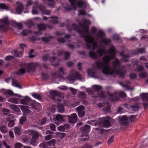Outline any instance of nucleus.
Listing matches in <instances>:
<instances>
[{
	"instance_id": "f257e3e1",
	"label": "nucleus",
	"mask_w": 148,
	"mask_h": 148,
	"mask_svg": "<svg viewBox=\"0 0 148 148\" xmlns=\"http://www.w3.org/2000/svg\"><path fill=\"white\" fill-rule=\"evenodd\" d=\"M98 54L93 51H90L88 54L91 58L96 59L101 57L103 54L104 56L102 60H99L94 63V66L98 69H101L105 74L117 75L121 77H123L126 72L123 70L119 69L120 63L115 58V50L114 47L111 46L106 51L104 47H99L97 50Z\"/></svg>"
},
{
	"instance_id": "f03ea898",
	"label": "nucleus",
	"mask_w": 148,
	"mask_h": 148,
	"mask_svg": "<svg viewBox=\"0 0 148 148\" xmlns=\"http://www.w3.org/2000/svg\"><path fill=\"white\" fill-rule=\"evenodd\" d=\"M80 27L75 25H73V27L75 31L84 37L86 42L87 43L86 45L88 49L95 50L97 48V42L95 41L94 38L88 32V25L90 24V22L84 19Z\"/></svg>"
},
{
	"instance_id": "7ed1b4c3",
	"label": "nucleus",
	"mask_w": 148,
	"mask_h": 148,
	"mask_svg": "<svg viewBox=\"0 0 148 148\" xmlns=\"http://www.w3.org/2000/svg\"><path fill=\"white\" fill-rule=\"evenodd\" d=\"M72 8L69 9V10H75L76 6L77 5L79 8H86L88 4L85 2H83L81 0H69Z\"/></svg>"
},
{
	"instance_id": "20e7f679",
	"label": "nucleus",
	"mask_w": 148,
	"mask_h": 148,
	"mask_svg": "<svg viewBox=\"0 0 148 148\" xmlns=\"http://www.w3.org/2000/svg\"><path fill=\"white\" fill-rule=\"evenodd\" d=\"M29 133L32 136V137L31 139L30 143L33 145H37L38 143L36 142V140L39 137H42L41 134L38 132L33 130H29Z\"/></svg>"
},
{
	"instance_id": "39448f33",
	"label": "nucleus",
	"mask_w": 148,
	"mask_h": 148,
	"mask_svg": "<svg viewBox=\"0 0 148 148\" xmlns=\"http://www.w3.org/2000/svg\"><path fill=\"white\" fill-rule=\"evenodd\" d=\"M37 64L36 63H31L27 65H25L23 67L25 68H22L19 70H18L16 72V74L18 75H20L21 74H23L25 73V69L27 70L28 71H32L34 68L36 66Z\"/></svg>"
},
{
	"instance_id": "423d86ee",
	"label": "nucleus",
	"mask_w": 148,
	"mask_h": 148,
	"mask_svg": "<svg viewBox=\"0 0 148 148\" xmlns=\"http://www.w3.org/2000/svg\"><path fill=\"white\" fill-rule=\"evenodd\" d=\"M81 75L75 70L71 71L69 74V76L67 77V79L71 82H73L76 79H81Z\"/></svg>"
},
{
	"instance_id": "0eeeda50",
	"label": "nucleus",
	"mask_w": 148,
	"mask_h": 148,
	"mask_svg": "<svg viewBox=\"0 0 148 148\" xmlns=\"http://www.w3.org/2000/svg\"><path fill=\"white\" fill-rule=\"evenodd\" d=\"M117 94H118L119 96L120 97H126V95L125 93L120 91L114 95H109V99L113 101H117L119 100V98L117 97Z\"/></svg>"
},
{
	"instance_id": "6e6552de",
	"label": "nucleus",
	"mask_w": 148,
	"mask_h": 148,
	"mask_svg": "<svg viewBox=\"0 0 148 148\" xmlns=\"http://www.w3.org/2000/svg\"><path fill=\"white\" fill-rule=\"evenodd\" d=\"M92 88L95 90V92H96L98 96L101 98H104L106 97L105 93L101 91L102 89V87L98 85H94L92 86Z\"/></svg>"
},
{
	"instance_id": "1a4fd4ad",
	"label": "nucleus",
	"mask_w": 148,
	"mask_h": 148,
	"mask_svg": "<svg viewBox=\"0 0 148 148\" xmlns=\"http://www.w3.org/2000/svg\"><path fill=\"white\" fill-rule=\"evenodd\" d=\"M65 115H62L60 114H58L57 115H53V120L55 121H57L58 122H55V123L57 125H58L62 123L63 122L65 121Z\"/></svg>"
},
{
	"instance_id": "9d476101",
	"label": "nucleus",
	"mask_w": 148,
	"mask_h": 148,
	"mask_svg": "<svg viewBox=\"0 0 148 148\" xmlns=\"http://www.w3.org/2000/svg\"><path fill=\"white\" fill-rule=\"evenodd\" d=\"M104 34L102 30L99 31L97 36L101 40L100 41L105 44L109 43L111 42V40L110 39L104 38Z\"/></svg>"
},
{
	"instance_id": "9b49d317",
	"label": "nucleus",
	"mask_w": 148,
	"mask_h": 148,
	"mask_svg": "<svg viewBox=\"0 0 148 148\" xmlns=\"http://www.w3.org/2000/svg\"><path fill=\"white\" fill-rule=\"evenodd\" d=\"M0 24H3L0 25V28L3 31H5L7 29L6 26L9 24V22L8 17L5 16L0 20Z\"/></svg>"
},
{
	"instance_id": "f8f14e48",
	"label": "nucleus",
	"mask_w": 148,
	"mask_h": 148,
	"mask_svg": "<svg viewBox=\"0 0 148 148\" xmlns=\"http://www.w3.org/2000/svg\"><path fill=\"white\" fill-rule=\"evenodd\" d=\"M100 119L103 122L104 125L105 127H108L110 126L111 124L109 121L111 119L110 117L107 116L106 117H103Z\"/></svg>"
},
{
	"instance_id": "ddd939ff",
	"label": "nucleus",
	"mask_w": 148,
	"mask_h": 148,
	"mask_svg": "<svg viewBox=\"0 0 148 148\" xmlns=\"http://www.w3.org/2000/svg\"><path fill=\"white\" fill-rule=\"evenodd\" d=\"M67 116L69 118V122L72 123H75L77 120V116L75 113H73L70 115H67Z\"/></svg>"
},
{
	"instance_id": "4468645a",
	"label": "nucleus",
	"mask_w": 148,
	"mask_h": 148,
	"mask_svg": "<svg viewBox=\"0 0 148 148\" xmlns=\"http://www.w3.org/2000/svg\"><path fill=\"white\" fill-rule=\"evenodd\" d=\"M98 106L100 108L104 107L103 110L105 112H109L110 106L109 103H100L98 104Z\"/></svg>"
},
{
	"instance_id": "2eb2a0df",
	"label": "nucleus",
	"mask_w": 148,
	"mask_h": 148,
	"mask_svg": "<svg viewBox=\"0 0 148 148\" xmlns=\"http://www.w3.org/2000/svg\"><path fill=\"white\" fill-rule=\"evenodd\" d=\"M140 95L143 101V104L145 106H148V93H143L141 94Z\"/></svg>"
},
{
	"instance_id": "dca6fc26",
	"label": "nucleus",
	"mask_w": 148,
	"mask_h": 148,
	"mask_svg": "<svg viewBox=\"0 0 148 148\" xmlns=\"http://www.w3.org/2000/svg\"><path fill=\"white\" fill-rule=\"evenodd\" d=\"M16 4L18 6V7L16 8V12H12L15 14H20L23 12V5L20 2H17Z\"/></svg>"
},
{
	"instance_id": "f3484780",
	"label": "nucleus",
	"mask_w": 148,
	"mask_h": 148,
	"mask_svg": "<svg viewBox=\"0 0 148 148\" xmlns=\"http://www.w3.org/2000/svg\"><path fill=\"white\" fill-rule=\"evenodd\" d=\"M20 46L21 47V50L19 49L18 50H15L14 53L17 57H21L22 56V53L23 52V47H25V45L24 44H20Z\"/></svg>"
},
{
	"instance_id": "a211bd4d",
	"label": "nucleus",
	"mask_w": 148,
	"mask_h": 148,
	"mask_svg": "<svg viewBox=\"0 0 148 148\" xmlns=\"http://www.w3.org/2000/svg\"><path fill=\"white\" fill-rule=\"evenodd\" d=\"M0 92L3 94L6 97H8L9 95H14L13 92L10 90H6L2 89L0 90Z\"/></svg>"
},
{
	"instance_id": "6ab92c4d",
	"label": "nucleus",
	"mask_w": 148,
	"mask_h": 148,
	"mask_svg": "<svg viewBox=\"0 0 148 148\" xmlns=\"http://www.w3.org/2000/svg\"><path fill=\"white\" fill-rule=\"evenodd\" d=\"M127 120V117L126 116H120L118 118L119 122L121 124H127L128 122Z\"/></svg>"
},
{
	"instance_id": "aec40b11",
	"label": "nucleus",
	"mask_w": 148,
	"mask_h": 148,
	"mask_svg": "<svg viewBox=\"0 0 148 148\" xmlns=\"http://www.w3.org/2000/svg\"><path fill=\"white\" fill-rule=\"evenodd\" d=\"M15 120L14 117L11 114L10 115L9 119L8 121H10L8 123L9 126L10 127H12L14 126V121Z\"/></svg>"
},
{
	"instance_id": "412c9836",
	"label": "nucleus",
	"mask_w": 148,
	"mask_h": 148,
	"mask_svg": "<svg viewBox=\"0 0 148 148\" xmlns=\"http://www.w3.org/2000/svg\"><path fill=\"white\" fill-rule=\"evenodd\" d=\"M60 95L59 92L56 90H53L50 92V97L52 99H54V97H58Z\"/></svg>"
},
{
	"instance_id": "4be33fe9",
	"label": "nucleus",
	"mask_w": 148,
	"mask_h": 148,
	"mask_svg": "<svg viewBox=\"0 0 148 148\" xmlns=\"http://www.w3.org/2000/svg\"><path fill=\"white\" fill-rule=\"evenodd\" d=\"M31 100V99L29 97L26 96L21 100V103L23 104H27L29 102H30Z\"/></svg>"
},
{
	"instance_id": "5701e85b",
	"label": "nucleus",
	"mask_w": 148,
	"mask_h": 148,
	"mask_svg": "<svg viewBox=\"0 0 148 148\" xmlns=\"http://www.w3.org/2000/svg\"><path fill=\"white\" fill-rule=\"evenodd\" d=\"M21 108V110L25 114H28L30 112V110L29 109V108L27 106L20 105H18Z\"/></svg>"
},
{
	"instance_id": "b1692460",
	"label": "nucleus",
	"mask_w": 148,
	"mask_h": 148,
	"mask_svg": "<svg viewBox=\"0 0 148 148\" xmlns=\"http://www.w3.org/2000/svg\"><path fill=\"white\" fill-rule=\"evenodd\" d=\"M10 24L14 27H17L18 29H21L22 27V25L21 23H17L15 21H12Z\"/></svg>"
},
{
	"instance_id": "393cba45",
	"label": "nucleus",
	"mask_w": 148,
	"mask_h": 148,
	"mask_svg": "<svg viewBox=\"0 0 148 148\" xmlns=\"http://www.w3.org/2000/svg\"><path fill=\"white\" fill-rule=\"evenodd\" d=\"M31 106L32 108L36 110L40 109L41 107L40 104L37 102H34L32 103Z\"/></svg>"
},
{
	"instance_id": "a878e982",
	"label": "nucleus",
	"mask_w": 148,
	"mask_h": 148,
	"mask_svg": "<svg viewBox=\"0 0 148 148\" xmlns=\"http://www.w3.org/2000/svg\"><path fill=\"white\" fill-rule=\"evenodd\" d=\"M56 143V140L55 139H52L49 141L47 142L46 143H45L46 144L47 147L48 148H51V146H54Z\"/></svg>"
},
{
	"instance_id": "bb28decb",
	"label": "nucleus",
	"mask_w": 148,
	"mask_h": 148,
	"mask_svg": "<svg viewBox=\"0 0 148 148\" xmlns=\"http://www.w3.org/2000/svg\"><path fill=\"white\" fill-rule=\"evenodd\" d=\"M90 129V126L88 125H85L81 127V130L83 133H88Z\"/></svg>"
},
{
	"instance_id": "cd10ccee",
	"label": "nucleus",
	"mask_w": 148,
	"mask_h": 148,
	"mask_svg": "<svg viewBox=\"0 0 148 148\" xmlns=\"http://www.w3.org/2000/svg\"><path fill=\"white\" fill-rule=\"evenodd\" d=\"M39 8L42 11V13L43 14L49 15L50 13V11L47 10L44 6H40L39 7Z\"/></svg>"
},
{
	"instance_id": "c85d7f7f",
	"label": "nucleus",
	"mask_w": 148,
	"mask_h": 148,
	"mask_svg": "<svg viewBox=\"0 0 148 148\" xmlns=\"http://www.w3.org/2000/svg\"><path fill=\"white\" fill-rule=\"evenodd\" d=\"M87 73L89 76L90 77H93L95 74V72L92 69H89L87 71Z\"/></svg>"
},
{
	"instance_id": "c756f323",
	"label": "nucleus",
	"mask_w": 148,
	"mask_h": 148,
	"mask_svg": "<svg viewBox=\"0 0 148 148\" xmlns=\"http://www.w3.org/2000/svg\"><path fill=\"white\" fill-rule=\"evenodd\" d=\"M19 106L17 107L16 105L12 104L10 106V108L14 111L18 112L20 111Z\"/></svg>"
},
{
	"instance_id": "7c9ffc66",
	"label": "nucleus",
	"mask_w": 148,
	"mask_h": 148,
	"mask_svg": "<svg viewBox=\"0 0 148 148\" xmlns=\"http://www.w3.org/2000/svg\"><path fill=\"white\" fill-rule=\"evenodd\" d=\"M14 130L15 134L19 135L21 132L22 129L21 127H14Z\"/></svg>"
},
{
	"instance_id": "2f4dec72",
	"label": "nucleus",
	"mask_w": 148,
	"mask_h": 148,
	"mask_svg": "<svg viewBox=\"0 0 148 148\" xmlns=\"http://www.w3.org/2000/svg\"><path fill=\"white\" fill-rule=\"evenodd\" d=\"M1 132L3 133H5L8 132V129L4 125H1L0 127Z\"/></svg>"
},
{
	"instance_id": "473e14b6",
	"label": "nucleus",
	"mask_w": 148,
	"mask_h": 148,
	"mask_svg": "<svg viewBox=\"0 0 148 148\" xmlns=\"http://www.w3.org/2000/svg\"><path fill=\"white\" fill-rule=\"evenodd\" d=\"M58 106L59 112L61 113L64 111V106L63 105L60 104L59 103H58Z\"/></svg>"
},
{
	"instance_id": "72a5a7b5",
	"label": "nucleus",
	"mask_w": 148,
	"mask_h": 148,
	"mask_svg": "<svg viewBox=\"0 0 148 148\" xmlns=\"http://www.w3.org/2000/svg\"><path fill=\"white\" fill-rule=\"evenodd\" d=\"M12 85L15 87L19 88H21V87L20 84L18 83L16 80L15 79H13L12 80Z\"/></svg>"
},
{
	"instance_id": "f704fd0d",
	"label": "nucleus",
	"mask_w": 148,
	"mask_h": 148,
	"mask_svg": "<svg viewBox=\"0 0 148 148\" xmlns=\"http://www.w3.org/2000/svg\"><path fill=\"white\" fill-rule=\"evenodd\" d=\"M58 61L57 59L55 58H52L50 59V61L52 63V65L53 66H56L58 65V63L54 64L53 62H55Z\"/></svg>"
},
{
	"instance_id": "c9c22d12",
	"label": "nucleus",
	"mask_w": 148,
	"mask_h": 148,
	"mask_svg": "<svg viewBox=\"0 0 148 148\" xmlns=\"http://www.w3.org/2000/svg\"><path fill=\"white\" fill-rule=\"evenodd\" d=\"M18 99L12 98L9 99L8 101L15 103H18Z\"/></svg>"
},
{
	"instance_id": "e433bc0d",
	"label": "nucleus",
	"mask_w": 148,
	"mask_h": 148,
	"mask_svg": "<svg viewBox=\"0 0 148 148\" xmlns=\"http://www.w3.org/2000/svg\"><path fill=\"white\" fill-rule=\"evenodd\" d=\"M27 118L25 116L21 117L19 119V123L20 125H22L23 123L26 121Z\"/></svg>"
},
{
	"instance_id": "4c0bfd02",
	"label": "nucleus",
	"mask_w": 148,
	"mask_h": 148,
	"mask_svg": "<svg viewBox=\"0 0 148 148\" xmlns=\"http://www.w3.org/2000/svg\"><path fill=\"white\" fill-rule=\"evenodd\" d=\"M0 8L7 10H8L9 9V8L8 5L3 3L0 4Z\"/></svg>"
},
{
	"instance_id": "58836bf2",
	"label": "nucleus",
	"mask_w": 148,
	"mask_h": 148,
	"mask_svg": "<svg viewBox=\"0 0 148 148\" xmlns=\"http://www.w3.org/2000/svg\"><path fill=\"white\" fill-rule=\"evenodd\" d=\"M139 107L138 106H131L129 109L132 111H134L137 110Z\"/></svg>"
},
{
	"instance_id": "ea45409f",
	"label": "nucleus",
	"mask_w": 148,
	"mask_h": 148,
	"mask_svg": "<svg viewBox=\"0 0 148 148\" xmlns=\"http://www.w3.org/2000/svg\"><path fill=\"white\" fill-rule=\"evenodd\" d=\"M48 1V4L49 6L51 8L54 7V5L55 3L53 0H47Z\"/></svg>"
},
{
	"instance_id": "a19ab883",
	"label": "nucleus",
	"mask_w": 148,
	"mask_h": 148,
	"mask_svg": "<svg viewBox=\"0 0 148 148\" xmlns=\"http://www.w3.org/2000/svg\"><path fill=\"white\" fill-rule=\"evenodd\" d=\"M84 108L83 106H80L76 108L77 111L78 112V113H79V112H82L84 111Z\"/></svg>"
},
{
	"instance_id": "79ce46f5",
	"label": "nucleus",
	"mask_w": 148,
	"mask_h": 148,
	"mask_svg": "<svg viewBox=\"0 0 148 148\" xmlns=\"http://www.w3.org/2000/svg\"><path fill=\"white\" fill-rule=\"evenodd\" d=\"M56 134L58 137H59L60 138H63L65 135V133L60 132H57Z\"/></svg>"
},
{
	"instance_id": "37998d69",
	"label": "nucleus",
	"mask_w": 148,
	"mask_h": 148,
	"mask_svg": "<svg viewBox=\"0 0 148 148\" xmlns=\"http://www.w3.org/2000/svg\"><path fill=\"white\" fill-rule=\"evenodd\" d=\"M47 121V119L45 118L42 120H40L39 121L38 123L40 125H42L45 124L46 123Z\"/></svg>"
},
{
	"instance_id": "c03bdc74",
	"label": "nucleus",
	"mask_w": 148,
	"mask_h": 148,
	"mask_svg": "<svg viewBox=\"0 0 148 148\" xmlns=\"http://www.w3.org/2000/svg\"><path fill=\"white\" fill-rule=\"evenodd\" d=\"M145 53V49L143 48H141L137 49L136 53L135 54L139 53Z\"/></svg>"
},
{
	"instance_id": "a18cd8bd",
	"label": "nucleus",
	"mask_w": 148,
	"mask_h": 148,
	"mask_svg": "<svg viewBox=\"0 0 148 148\" xmlns=\"http://www.w3.org/2000/svg\"><path fill=\"white\" fill-rule=\"evenodd\" d=\"M32 96L38 100H40L41 99V97L40 95L37 93H34L32 94Z\"/></svg>"
},
{
	"instance_id": "49530a36",
	"label": "nucleus",
	"mask_w": 148,
	"mask_h": 148,
	"mask_svg": "<svg viewBox=\"0 0 148 148\" xmlns=\"http://www.w3.org/2000/svg\"><path fill=\"white\" fill-rule=\"evenodd\" d=\"M38 27L39 29L43 30L46 28V26L43 24H40L38 26Z\"/></svg>"
},
{
	"instance_id": "de8ad7c7",
	"label": "nucleus",
	"mask_w": 148,
	"mask_h": 148,
	"mask_svg": "<svg viewBox=\"0 0 148 148\" xmlns=\"http://www.w3.org/2000/svg\"><path fill=\"white\" fill-rule=\"evenodd\" d=\"M51 21H52V23L56 24L57 23L58 18L57 17H51Z\"/></svg>"
},
{
	"instance_id": "09e8293b",
	"label": "nucleus",
	"mask_w": 148,
	"mask_h": 148,
	"mask_svg": "<svg viewBox=\"0 0 148 148\" xmlns=\"http://www.w3.org/2000/svg\"><path fill=\"white\" fill-rule=\"evenodd\" d=\"M31 32V31H28L26 30H24L21 33V34L24 36H25L28 34L29 33Z\"/></svg>"
},
{
	"instance_id": "8fccbe9b",
	"label": "nucleus",
	"mask_w": 148,
	"mask_h": 148,
	"mask_svg": "<svg viewBox=\"0 0 148 148\" xmlns=\"http://www.w3.org/2000/svg\"><path fill=\"white\" fill-rule=\"evenodd\" d=\"M32 13L33 14H38V12L37 10V8L34 6L33 7V9L32 11Z\"/></svg>"
},
{
	"instance_id": "3c124183",
	"label": "nucleus",
	"mask_w": 148,
	"mask_h": 148,
	"mask_svg": "<svg viewBox=\"0 0 148 148\" xmlns=\"http://www.w3.org/2000/svg\"><path fill=\"white\" fill-rule=\"evenodd\" d=\"M14 146L15 148H21L23 145L19 143H17L15 144Z\"/></svg>"
},
{
	"instance_id": "603ef678",
	"label": "nucleus",
	"mask_w": 148,
	"mask_h": 148,
	"mask_svg": "<svg viewBox=\"0 0 148 148\" xmlns=\"http://www.w3.org/2000/svg\"><path fill=\"white\" fill-rule=\"evenodd\" d=\"M114 136H111L108 139V145L110 144L111 143L114 141Z\"/></svg>"
},
{
	"instance_id": "864d4df0",
	"label": "nucleus",
	"mask_w": 148,
	"mask_h": 148,
	"mask_svg": "<svg viewBox=\"0 0 148 148\" xmlns=\"http://www.w3.org/2000/svg\"><path fill=\"white\" fill-rule=\"evenodd\" d=\"M87 92L90 95L93 94L94 91L92 89L90 88L86 89Z\"/></svg>"
},
{
	"instance_id": "5fc2aeb1",
	"label": "nucleus",
	"mask_w": 148,
	"mask_h": 148,
	"mask_svg": "<svg viewBox=\"0 0 148 148\" xmlns=\"http://www.w3.org/2000/svg\"><path fill=\"white\" fill-rule=\"evenodd\" d=\"M10 112V110L7 108H4L3 110V112L4 115L8 114Z\"/></svg>"
},
{
	"instance_id": "6e6d98bb",
	"label": "nucleus",
	"mask_w": 148,
	"mask_h": 148,
	"mask_svg": "<svg viewBox=\"0 0 148 148\" xmlns=\"http://www.w3.org/2000/svg\"><path fill=\"white\" fill-rule=\"evenodd\" d=\"M147 75V73L146 72H142L140 73L139 75V76L140 78H143L145 77Z\"/></svg>"
},
{
	"instance_id": "4d7b16f0",
	"label": "nucleus",
	"mask_w": 148,
	"mask_h": 148,
	"mask_svg": "<svg viewBox=\"0 0 148 148\" xmlns=\"http://www.w3.org/2000/svg\"><path fill=\"white\" fill-rule=\"evenodd\" d=\"M58 130L60 131L63 132L65 131V128L64 126L61 125L58 127Z\"/></svg>"
},
{
	"instance_id": "13d9d810",
	"label": "nucleus",
	"mask_w": 148,
	"mask_h": 148,
	"mask_svg": "<svg viewBox=\"0 0 148 148\" xmlns=\"http://www.w3.org/2000/svg\"><path fill=\"white\" fill-rule=\"evenodd\" d=\"M79 95L82 98H84L86 97V94L84 92H80L79 93Z\"/></svg>"
},
{
	"instance_id": "bf43d9fd",
	"label": "nucleus",
	"mask_w": 148,
	"mask_h": 148,
	"mask_svg": "<svg viewBox=\"0 0 148 148\" xmlns=\"http://www.w3.org/2000/svg\"><path fill=\"white\" fill-rule=\"evenodd\" d=\"M50 39V37L49 36L47 37H43L42 38V40L45 42H47L49 41Z\"/></svg>"
},
{
	"instance_id": "052dcab7",
	"label": "nucleus",
	"mask_w": 148,
	"mask_h": 148,
	"mask_svg": "<svg viewBox=\"0 0 148 148\" xmlns=\"http://www.w3.org/2000/svg\"><path fill=\"white\" fill-rule=\"evenodd\" d=\"M56 125L54 124H51L50 125V127L51 129L54 131L56 130Z\"/></svg>"
},
{
	"instance_id": "680f3d73",
	"label": "nucleus",
	"mask_w": 148,
	"mask_h": 148,
	"mask_svg": "<svg viewBox=\"0 0 148 148\" xmlns=\"http://www.w3.org/2000/svg\"><path fill=\"white\" fill-rule=\"evenodd\" d=\"M78 113L79 117H80L84 116L85 114V112L84 111L82 112H79V113Z\"/></svg>"
},
{
	"instance_id": "e2e57ef3",
	"label": "nucleus",
	"mask_w": 148,
	"mask_h": 148,
	"mask_svg": "<svg viewBox=\"0 0 148 148\" xmlns=\"http://www.w3.org/2000/svg\"><path fill=\"white\" fill-rule=\"evenodd\" d=\"M34 52V50L31 49L29 53V56L30 58H33L34 57V56L32 54V53Z\"/></svg>"
},
{
	"instance_id": "0e129e2a",
	"label": "nucleus",
	"mask_w": 148,
	"mask_h": 148,
	"mask_svg": "<svg viewBox=\"0 0 148 148\" xmlns=\"http://www.w3.org/2000/svg\"><path fill=\"white\" fill-rule=\"evenodd\" d=\"M143 70V67L142 66H138L136 69V71H137L140 72Z\"/></svg>"
},
{
	"instance_id": "69168bd1",
	"label": "nucleus",
	"mask_w": 148,
	"mask_h": 148,
	"mask_svg": "<svg viewBox=\"0 0 148 148\" xmlns=\"http://www.w3.org/2000/svg\"><path fill=\"white\" fill-rule=\"evenodd\" d=\"M52 136L51 135H49L46 136L45 137V139L46 140H48L52 138Z\"/></svg>"
},
{
	"instance_id": "338daca9",
	"label": "nucleus",
	"mask_w": 148,
	"mask_h": 148,
	"mask_svg": "<svg viewBox=\"0 0 148 148\" xmlns=\"http://www.w3.org/2000/svg\"><path fill=\"white\" fill-rule=\"evenodd\" d=\"M39 147L42 148H48L46 144L44 143H41L39 145Z\"/></svg>"
},
{
	"instance_id": "774afa93",
	"label": "nucleus",
	"mask_w": 148,
	"mask_h": 148,
	"mask_svg": "<svg viewBox=\"0 0 148 148\" xmlns=\"http://www.w3.org/2000/svg\"><path fill=\"white\" fill-rule=\"evenodd\" d=\"M65 55V59H67L70 55V53L69 52H65L64 53Z\"/></svg>"
}]
</instances>
